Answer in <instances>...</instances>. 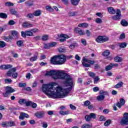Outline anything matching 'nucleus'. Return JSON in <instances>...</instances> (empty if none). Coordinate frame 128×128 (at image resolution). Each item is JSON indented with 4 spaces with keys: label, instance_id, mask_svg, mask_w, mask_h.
I'll use <instances>...</instances> for the list:
<instances>
[{
    "label": "nucleus",
    "instance_id": "f257e3e1",
    "mask_svg": "<svg viewBox=\"0 0 128 128\" xmlns=\"http://www.w3.org/2000/svg\"><path fill=\"white\" fill-rule=\"evenodd\" d=\"M45 75L52 76L54 80H58V78L65 80V84H66L68 86H70L68 88L62 89V88L60 86L54 88L56 84L54 82H52L50 84H44L42 86V90L49 98H64L72 90L74 82L70 76L67 73L62 72V71L56 72L55 70H52L50 72H47Z\"/></svg>",
    "mask_w": 128,
    "mask_h": 128
},
{
    "label": "nucleus",
    "instance_id": "f03ea898",
    "mask_svg": "<svg viewBox=\"0 0 128 128\" xmlns=\"http://www.w3.org/2000/svg\"><path fill=\"white\" fill-rule=\"evenodd\" d=\"M50 60L52 64L59 66L64 64L66 62V56L64 54L54 56L51 58Z\"/></svg>",
    "mask_w": 128,
    "mask_h": 128
},
{
    "label": "nucleus",
    "instance_id": "7ed1b4c3",
    "mask_svg": "<svg viewBox=\"0 0 128 128\" xmlns=\"http://www.w3.org/2000/svg\"><path fill=\"white\" fill-rule=\"evenodd\" d=\"M83 62H82V64L84 68H90V66H94V64H96V62L94 60H90L86 58V57H83L82 59Z\"/></svg>",
    "mask_w": 128,
    "mask_h": 128
},
{
    "label": "nucleus",
    "instance_id": "20e7f679",
    "mask_svg": "<svg viewBox=\"0 0 128 128\" xmlns=\"http://www.w3.org/2000/svg\"><path fill=\"white\" fill-rule=\"evenodd\" d=\"M121 126H128V113L124 112L120 122Z\"/></svg>",
    "mask_w": 128,
    "mask_h": 128
},
{
    "label": "nucleus",
    "instance_id": "39448f33",
    "mask_svg": "<svg viewBox=\"0 0 128 128\" xmlns=\"http://www.w3.org/2000/svg\"><path fill=\"white\" fill-rule=\"evenodd\" d=\"M21 36L22 38H26V36H34V32L30 30H26L21 32Z\"/></svg>",
    "mask_w": 128,
    "mask_h": 128
},
{
    "label": "nucleus",
    "instance_id": "423d86ee",
    "mask_svg": "<svg viewBox=\"0 0 128 128\" xmlns=\"http://www.w3.org/2000/svg\"><path fill=\"white\" fill-rule=\"evenodd\" d=\"M122 18V12L120 9H117L116 11V15H114L112 16V20H120Z\"/></svg>",
    "mask_w": 128,
    "mask_h": 128
},
{
    "label": "nucleus",
    "instance_id": "0eeeda50",
    "mask_svg": "<svg viewBox=\"0 0 128 128\" xmlns=\"http://www.w3.org/2000/svg\"><path fill=\"white\" fill-rule=\"evenodd\" d=\"M97 42L99 44H102V42H108V38H104L102 36H98L96 40Z\"/></svg>",
    "mask_w": 128,
    "mask_h": 128
},
{
    "label": "nucleus",
    "instance_id": "6e6552de",
    "mask_svg": "<svg viewBox=\"0 0 128 128\" xmlns=\"http://www.w3.org/2000/svg\"><path fill=\"white\" fill-rule=\"evenodd\" d=\"M2 125L4 128H6V126H16V124H14V122L12 121L4 122H2Z\"/></svg>",
    "mask_w": 128,
    "mask_h": 128
},
{
    "label": "nucleus",
    "instance_id": "1a4fd4ad",
    "mask_svg": "<svg viewBox=\"0 0 128 128\" xmlns=\"http://www.w3.org/2000/svg\"><path fill=\"white\" fill-rule=\"evenodd\" d=\"M46 112L44 111L37 112L34 114L38 118H42L44 116Z\"/></svg>",
    "mask_w": 128,
    "mask_h": 128
},
{
    "label": "nucleus",
    "instance_id": "9d476101",
    "mask_svg": "<svg viewBox=\"0 0 128 128\" xmlns=\"http://www.w3.org/2000/svg\"><path fill=\"white\" fill-rule=\"evenodd\" d=\"M74 32H76V34H78L80 36H84L86 34V32H84V30H81L78 28H76L74 29Z\"/></svg>",
    "mask_w": 128,
    "mask_h": 128
},
{
    "label": "nucleus",
    "instance_id": "9b49d317",
    "mask_svg": "<svg viewBox=\"0 0 128 128\" xmlns=\"http://www.w3.org/2000/svg\"><path fill=\"white\" fill-rule=\"evenodd\" d=\"M25 118H30V116L27 114H26L24 112H21L20 114V116H19L20 120H24Z\"/></svg>",
    "mask_w": 128,
    "mask_h": 128
},
{
    "label": "nucleus",
    "instance_id": "f8f14e48",
    "mask_svg": "<svg viewBox=\"0 0 128 128\" xmlns=\"http://www.w3.org/2000/svg\"><path fill=\"white\" fill-rule=\"evenodd\" d=\"M107 10L110 14H114L116 12V11L112 7H108L107 8Z\"/></svg>",
    "mask_w": 128,
    "mask_h": 128
},
{
    "label": "nucleus",
    "instance_id": "ddd939ff",
    "mask_svg": "<svg viewBox=\"0 0 128 128\" xmlns=\"http://www.w3.org/2000/svg\"><path fill=\"white\" fill-rule=\"evenodd\" d=\"M11 34L14 38H18V32L16 30H12L11 31Z\"/></svg>",
    "mask_w": 128,
    "mask_h": 128
},
{
    "label": "nucleus",
    "instance_id": "4468645a",
    "mask_svg": "<svg viewBox=\"0 0 128 128\" xmlns=\"http://www.w3.org/2000/svg\"><path fill=\"white\" fill-rule=\"evenodd\" d=\"M23 28H32L34 25L28 22H24L22 24Z\"/></svg>",
    "mask_w": 128,
    "mask_h": 128
},
{
    "label": "nucleus",
    "instance_id": "2eb2a0df",
    "mask_svg": "<svg viewBox=\"0 0 128 128\" xmlns=\"http://www.w3.org/2000/svg\"><path fill=\"white\" fill-rule=\"evenodd\" d=\"M6 90L10 94H12V92H14L15 90L14 89L12 88V87L10 86H6Z\"/></svg>",
    "mask_w": 128,
    "mask_h": 128
},
{
    "label": "nucleus",
    "instance_id": "dca6fc26",
    "mask_svg": "<svg viewBox=\"0 0 128 128\" xmlns=\"http://www.w3.org/2000/svg\"><path fill=\"white\" fill-rule=\"evenodd\" d=\"M38 53H36L34 56L30 58V60L31 62H34V60H38Z\"/></svg>",
    "mask_w": 128,
    "mask_h": 128
},
{
    "label": "nucleus",
    "instance_id": "f3484780",
    "mask_svg": "<svg viewBox=\"0 0 128 128\" xmlns=\"http://www.w3.org/2000/svg\"><path fill=\"white\" fill-rule=\"evenodd\" d=\"M78 46V44L76 42H73L69 46L70 50H74V48Z\"/></svg>",
    "mask_w": 128,
    "mask_h": 128
},
{
    "label": "nucleus",
    "instance_id": "a211bd4d",
    "mask_svg": "<svg viewBox=\"0 0 128 128\" xmlns=\"http://www.w3.org/2000/svg\"><path fill=\"white\" fill-rule=\"evenodd\" d=\"M128 44L126 42H122L119 43L118 44V46H120V48H126Z\"/></svg>",
    "mask_w": 128,
    "mask_h": 128
},
{
    "label": "nucleus",
    "instance_id": "6ab92c4d",
    "mask_svg": "<svg viewBox=\"0 0 128 128\" xmlns=\"http://www.w3.org/2000/svg\"><path fill=\"white\" fill-rule=\"evenodd\" d=\"M120 24L122 26H128V22L126 20H122L120 22Z\"/></svg>",
    "mask_w": 128,
    "mask_h": 128
},
{
    "label": "nucleus",
    "instance_id": "aec40b11",
    "mask_svg": "<svg viewBox=\"0 0 128 128\" xmlns=\"http://www.w3.org/2000/svg\"><path fill=\"white\" fill-rule=\"evenodd\" d=\"M59 114H61V116H66L68 114H70V111L68 110L67 111H60Z\"/></svg>",
    "mask_w": 128,
    "mask_h": 128
},
{
    "label": "nucleus",
    "instance_id": "412c9836",
    "mask_svg": "<svg viewBox=\"0 0 128 128\" xmlns=\"http://www.w3.org/2000/svg\"><path fill=\"white\" fill-rule=\"evenodd\" d=\"M69 16H74L78 14V12L69 11Z\"/></svg>",
    "mask_w": 128,
    "mask_h": 128
},
{
    "label": "nucleus",
    "instance_id": "4be33fe9",
    "mask_svg": "<svg viewBox=\"0 0 128 128\" xmlns=\"http://www.w3.org/2000/svg\"><path fill=\"white\" fill-rule=\"evenodd\" d=\"M114 60L116 62H122V58L121 57L116 56L114 58Z\"/></svg>",
    "mask_w": 128,
    "mask_h": 128
},
{
    "label": "nucleus",
    "instance_id": "5701e85b",
    "mask_svg": "<svg viewBox=\"0 0 128 128\" xmlns=\"http://www.w3.org/2000/svg\"><path fill=\"white\" fill-rule=\"evenodd\" d=\"M33 14L34 16H40L42 14V12H40V10H38L35 11Z\"/></svg>",
    "mask_w": 128,
    "mask_h": 128
},
{
    "label": "nucleus",
    "instance_id": "b1692460",
    "mask_svg": "<svg viewBox=\"0 0 128 128\" xmlns=\"http://www.w3.org/2000/svg\"><path fill=\"white\" fill-rule=\"evenodd\" d=\"M104 95L100 94L98 96H97L96 98L99 102H100L101 100H104Z\"/></svg>",
    "mask_w": 128,
    "mask_h": 128
},
{
    "label": "nucleus",
    "instance_id": "393cba45",
    "mask_svg": "<svg viewBox=\"0 0 128 128\" xmlns=\"http://www.w3.org/2000/svg\"><path fill=\"white\" fill-rule=\"evenodd\" d=\"M122 84H124L122 82H119L114 86V88H122Z\"/></svg>",
    "mask_w": 128,
    "mask_h": 128
},
{
    "label": "nucleus",
    "instance_id": "a878e982",
    "mask_svg": "<svg viewBox=\"0 0 128 128\" xmlns=\"http://www.w3.org/2000/svg\"><path fill=\"white\" fill-rule=\"evenodd\" d=\"M78 26L79 28H86L88 26V24H86V23H82V24H80L78 25Z\"/></svg>",
    "mask_w": 128,
    "mask_h": 128
},
{
    "label": "nucleus",
    "instance_id": "bb28decb",
    "mask_svg": "<svg viewBox=\"0 0 128 128\" xmlns=\"http://www.w3.org/2000/svg\"><path fill=\"white\" fill-rule=\"evenodd\" d=\"M80 0H71V3L73 6H78Z\"/></svg>",
    "mask_w": 128,
    "mask_h": 128
},
{
    "label": "nucleus",
    "instance_id": "cd10ccee",
    "mask_svg": "<svg viewBox=\"0 0 128 128\" xmlns=\"http://www.w3.org/2000/svg\"><path fill=\"white\" fill-rule=\"evenodd\" d=\"M92 128V125L84 124L82 126L81 128Z\"/></svg>",
    "mask_w": 128,
    "mask_h": 128
},
{
    "label": "nucleus",
    "instance_id": "c85d7f7f",
    "mask_svg": "<svg viewBox=\"0 0 128 128\" xmlns=\"http://www.w3.org/2000/svg\"><path fill=\"white\" fill-rule=\"evenodd\" d=\"M25 4L28 6H34V3L32 2V1L30 0L25 2Z\"/></svg>",
    "mask_w": 128,
    "mask_h": 128
},
{
    "label": "nucleus",
    "instance_id": "c756f323",
    "mask_svg": "<svg viewBox=\"0 0 128 128\" xmlns=\"http://www.w3.org/2000/svg\"><path fill=\"white\" fill-rule=\"evenodd\" d=\"M49 38L48 34H44L42 37V40L43 41L48 40Z\"/></svg>",
    "mask_w": 128,
    "mask_h": 128
},
{
    "label": "nucleus",
    "instance_id": "7c9ffc66",
    "mask_svg": "<svg viewBox=\"0 0 128 128\" xmlns=\"http://www.w3.org/2000/svg\"><path fill=\"white\" fill-rule=\"evenodd\" d=\"M110 50H107L102 52V56H110Z\"/></svg>",
    "mask_w": 128,
    "mask_h": 128
},
{
    "label": "nucleus",
    "instance_id": "2f4dec72",
    "mask_svg": "<svg viewBox=\"0 0 128 128\" xmlns=\"http://www.w3.org/2000/svg\"><path fill=\"white\" fill-rule=\"evenodd\" d=\"M26 99H20L18 100V104H20L21 105L22 104H26Z\"/></svg>",
    "mask_w": 128,
    "mask_h": 128
},
{
    "label": "nucleus",
    "instance_id": "473e14b6",
    "mask_svg": "<svg viewBox=\"0 0 128 128\" xmlns=\"http://www.w3.org/2000/svg\"><path fill=\"white\" fill-rule=\"evenodd\" d=\"M112 68V64H110L108 66H106L105 70L106 72H108V70H110Z\"/></svg>",
    "mask_w": 128,
    "mask_h": 128
},
{
    "label": "nucleus",
    "instance_id": "72a5a7b5",
    "mask_svg": "<svg viewBox=\"0 0 128 128\" xmlns=\"http://www.w3.org/2000/svg\"><path fill=\"white\" fill-rule=\"evenodd\" d=\"M1 18H8V15L6 13H0Z\"/></svg>",
    "mask_w": 128,
    "mask_h": 128
},
{
    "label": "nucleus",
    "instance_id": "f704fd0d",
    "mask_svg": "<svg viewBox=\"0 0 128 128\" xmlns=\"http://www.w3.org/2000/svg\"><path fill=\"white\" fill-rule=\"evenodd\" d=\"M111 123H112V120L109 119L104 123V126H110Z\"/></svg>",
    "mask_w": 128,
    "mask_h": 128
},
{
    "label": "nucleus",
    "instance_id": "c9c22d12",
    "mask_svg": "<svg viewBox=\"0 0 128 128\" xmlns=\"http://www.w3.org/2000/svg\"><path fill=\"white\" fill-rule=\"evenodd\" d=\"M100 77H98V76H96V78H94V84H98V82H100Z\"/></svg>",
    "mask_w": 128,
    "mask_h": 128
},
{
    "label": "nucleus",
    "instance_id": "e433bc0d",
    "mask_svg": "<svg viewBox=\"0 0 128 128\" xmlns=\"http://www.w3.org/2000/svg\"><path fill=\"white\" fill-rule=\"evenodd\" d=\"M16 24V22H14V20H10L8 22V26H14V25Z\"/></svg>",
    "mask_w": 128,
    "mask_h": 128
},
{
    "label": "nucleus",
    "instance_id": "4c0bfd02",
    "mask_svg": "<svg viewBox=\"0 0 128 128\" xmlns=\"http://www.w3.org/2000/svg\"><path fill=\"white\" fill-rule=\"evenodd\" d=\"M22 44H24L22 40H20L16 42V45L18 46H22Z\"/></svg>",
    "mask_w": 128,
    "mask_h": 128
},
{
    "label": "nucleus",
    "instance_id": "58836bf2",
    "mask_svg": "<svg viewBox=\"0 0 128 128\" xmlns=\"http://www.w3.org/2000/svg\"><path fill=\"white\" fill-rule=\"evenodd\" d=\"M90 118H93L94 120L96 119V114L94 113H91L89 114Z\"/></svg>",
    "mask_w": 128,
    "mask_h": 128
},
{
    "label": "nucleus",
    "instance_id": "ea45409f",
    "mask_svg": "<svg viewBox=\"0 0 128 128\" xmlns=\"http://www.w3.org/2000/svg\"><path fill=\"white\" fill-rule=\"evenodd\" d=\"M84 118L86 122H90V120H92L90 115H86Z\"/></svg>",
    "mask_w": 128,
    "mask_h": 128
},
{
    "label": "nucleus",
    "instance_id": "a19ab883",
    "mask_svg": "<svg viewBox=\"0 0 128 128\" xmlns=\"http://www.w3.org/2000/svg\"><path fill=\"white\" fill-rule=\"evenodd\" d=\"M59 52H66V48L64 47L59 48L58 49Z\"/></svg>",
    "mask_w": 128,
    "mask_h": 128
},
{
    "label": "nucleus",
    "instance_id": "79ce46f5",
    "mask_svg": "<svg viewBox=\"0 0 128 128\" xmlns=\"http://www.w3.org/2000/svg\"><path fill=\"white\" fill-rule=\"evenodd\" d=\"M6 44L4 41H0V48H2L6 46Z\"/></svg>",
    "mask_w": 128,
    "mask_h": 128
},
{
    "label": "nucleus",
    "instance_id": "37998d69",
    "mask_svg": "<svg viewBox=\"0 0 128 128\" xmlns=\"http://www.w3.org/2000/svg\"><path fill=\"white\" fill-rule=\"evenodd\" d=\"M34 16L33 14H28L26 16V18H34Z\"/></svg>",
    "mask_w": 128,
    "mask_h": 128
},
{
    "label": "nucleus",
    "instance_id": "c03bdc74",
    "mask_svg": "<svg viewBox=\"0 0 128 128\" xmlns=\"http://www.w3.org/2000/svg\"><path fill=\"white\" fill-rule=\"evenodd\" d=\"M5 6H14V4L11 2H7L5 3Z\"/></svg>",
    "mask_w": 128,
    "mask_h": 128
},
{
    "label": "nucleus",
    "instance_id": "a18cd8bd",
    "mask_svg": "<svg viewBox=\"0 0 128 128\" xmlns=\"http://www.w3.org/2000/svg\"><path fill=\"white\" fill-rule=\"evenodd\" d=\"M84 106H88L90 104V100H86L84 102Z\"/></svg>",
    "mask_w": 128,
    "mask_h": 128
},
{
    "label": "nucleus",
    "instance_id": "49530a36",
    "mask_svg": "<svg viewBox=\"0 0 128 128\" xmlns=\"http://www.w3.org/2000/svg\"><path fill=\"white\" fill-rule=\"evenodd\" d=\"M88 74L90 78H94L96 76V74H94V72H88Z\"/></svg>",
    "mask_w": 128,
    "mask_h": 128
},
{
    "label": "nucleus",
    "instance_id": "de8ad7c7",
    "mask_svg": "<svg viewBox=\"0 0 128 128\" xmlns=\"http://www.w3.org/2000/svg\"><path fill=\"white\" fill-rule=\"evenodd\" d=\"M25 104L26 106H30L32 104V101H28V102L26 101Z\"/></svg>",
    "mask_w": 128,
    "mask_h": 128
},
{
    "label": "nucleus",
    "instance_id": "09e8293b",
    "mask_svg": "<svg viewBox=\"0 0 128 128\" xmlns=\"http://www.w3.org/2000/svg\"><path fill=\"white\" fill-rule=\"evenodd\" d=\"M31 32H34V34H36V32H40V30L38 28H34L31 30Z\"/></svg>",
    "mask_w": 128,
    "mask_h": 128
},
{
    "label": "nucleus",
    "instance_id": "8fccbe9b",
    "mask_svg": "<svg viewBox=\"0 0 128 128\" xmlns=\"http://www.w3.org/2000/svg\"><path fill=\"white\" fill-rule=\"evenodd\" d=\"M60 38H70V36L66 34H61L60 35Z\"/></svg>",
    "mask_w": 128,
    "mask_h": 128
},
{
    "label": "nucleus",
    "instance_id": "3c124183",
    "mask_svg": "<svg viewBox=\"0 0 128 128\" xmlns=\"http://www.w3.org/2000/svg\"><path fill=\"white\" fill-rule=\"evenodd\" d=\"M106 117H104L103 116H101L100 118V122H106Z\"/></svg>",
    "mask_w": 128,
    "mask_h": 128
},
{
    "label": "nucleus",
    "instance_id": "603ef678",
    "mask_svg": "<svg viewBox=\"0 0 128 128\" xmlns=\"http://www.w3.org/2000/svg\"><path fill=\"white\" fill-rule=\"evenodd\" d=\"M33 40H35V42H38V40H40V36H38L34 38H33Z\"/></svg>",
    "mask_w": 128,
    "mask_h": 128
},
{
    "label": "nucleus",
    "instance_id": "864d4df0",
    "mask_svg": "<svg viewBox=\"0 0 128 128\" xmlns=\"http://www.w3.org/2000/svg\"><path fill=\"white\" fill-rule=\"evenodd\" d=\"M108 94V91H104V90H101L100 92V94H105V95H106Z\"/></svg>",
    "mask_w": 128,
    "mask_h": 128
},
{
    "label": "nucleus",
    "instance_id": "5fc2aeb1",
    "mask_svg": "<svg viewBox=\"0 0 128 128\" xmlns=\"http://www.w3.org/2000/svg\"><path fill=\"white\" fill-rule=\"evenodd\" d=\"M126 38V34L124 33H122L120 35V36L119 38L120 40H124Z\"/></svg>",
    "mask_w": 128,
    "mask_h": 128
},
{
    "label": "nucleus",
    "instance_id": "6e6d98bb",
    "mask_svg": "<svg viewBox=\"0 0 128 128\" xmlns=\"http://www.w3.org/2000/svg\"><path fill=\"white\" fill-rule=\"evenodd\" d=\"M50 48V44H44V48L48 50Z\"/></svg>",
    "mask_w": 128,
    "mask_h": 128
},
{
    "label": "nucleus",
    "instance_id": "4d7b16f0",
    "mask_svg": "<svg viewBox=\"0 0 128 128\" xmlns=\"http://www.w3.org/2000/svg\"><path fill=\"white\" fill-rule=\"evenodd\" d=\"M4 98H8L10 96V94L6 90L5 92L2 93Z\"/></svg>",
    "mask_w": 128,
    "mask_h": 128
},
{
    "label": "nucleus",
    "instance_id": "13d9d810",
    "mask_svg": "<svg viewBox=\"0 0 128 128\" xmlns=\"http://www.w3.org/2000/svg\"><path fill=\"white\" fill-rule=\"evenodd\" d=\"M4 82L6 84H10L12 80L10 78H6Z\"/></svg>",
    "mask_w": 128,
    "mask_h": 128
},
{
    "label": "nucleus",
    "instance_id": "bf43d9fd",
    "mask_svg": "<svg viewBox=\"0 0 128 128\" xmlns=\"http://www.w3.org/2000/svg\"><path fill=\"white\" fill-rule=\"evenodd\" d=\"M19 88H24L26 86V83H19Z\"/></svg>",
    "mask_w": 128,
    "mask_h": 128
},
{
    "label": "nucleus",
    "instance_id": "052dcab7",
    "mask_svg": "<svg viewBox=\"0 0 128 128\" xmlns=\"http://www.w3.org/2000/svg\"><path fill=\"white\" fill-rule=\"evenodd\" d=\"M96 24H102V19L100 18H97L96 20Z\"/></svg>",
    "mask_w": 128,
    "mask_h": 128
},
{
    "label": "nucleus",
    "instance_id": "680f3d73",
    "mask_svg": "<svg viewBox=\"0 0 128 128\" xmlns=\"http://www.w3.org/2000/svg\"><path fill=\"white\" fill-rule=\"evenodd\" d=\"M10 12L12 14H14V16H16V14H18V12H16V10H14L11 9L10 10Z\"/></svg>",
    "mask_w": 128,
    "mask_h": 128
},
{
    "label": "nucleus",
    "instance_id": "e2e57ef3",
    "mask_svg": "<svg viewBox=\"0 0 128 128\" xmlns=\"http://www.w3.org/2000/svg\"><path fill=\"white\" fill-rule=\"evenodd\" d=\"M50 48H52L54 46H56V42H52L50 43Z\"/></svg>",
    "mask_w": 128,
    "mask_h": 128
},
{
    "label": "nucleus",
    "instance_id": "0e129e2a",
    "mask_svg": "<svg viewBox=\"0 0 128 128\" xmlns=\"http://www.w3.org/2000/svg\"><path fill=\"white\" fill-rule=\"evenodd\" d=\"M70 108H71V110H76V106L72 105V104H70Z\"/></svg>",
    "mask_w": 128,
    "mask_h": 128
},
{
    "label": "nucleus",
    "instance_id": "69168bd1",
    "mask_svg": "<svg viewBox=\"0 0 128 128\" xmlns=\"http://www.w3.org/2000/svg\"><path fill=\"white\" fill-rule=\"evenodd\" d=\"M18 72H15L12 74V77L14 78H18Z\"/></svg>",
    "mask_w": 128,
    "mask_h": 128
},
{
    "label": "nucleus",
    "instance_id": "338daca9",
    "mask_svg": "<svg viewBox=\"0 0 128 128\" xmlns=\"http://www.w3.org/2000/svg\"><path fill=\"white\" fill-rule=\"evenodd\" d=\"M120 102L122 106H124V104H126V100H124V98H121L120 100Z\"/></svg>",
    "mask_w": 128,
    "mask_h": 128
},
{
    "label": "nucleus",
    "instance_id": "774afa93",
    "mask_svg": "<svg viewBox=\"0 0 128 128\" xmlns=\"http://www.w3.org/2000/svg\"><path fill=\"white\" fill-rule=\"evenodd\" d=\"M42 126L44 128H48V123H46V122H44L42 123Z\"/></svg>",
    "mask_w": 128,
    "mask_h": 128
}]
</instances>
